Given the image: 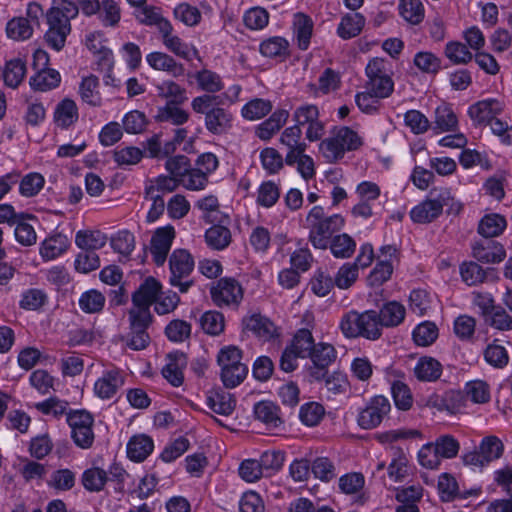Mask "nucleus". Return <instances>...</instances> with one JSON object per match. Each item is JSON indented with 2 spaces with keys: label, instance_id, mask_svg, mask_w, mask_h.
<instances>
[{
  "label": "nucleus",
  "instance_id": "1",
  "mask_svg": "<svg viewBox=\"0 0 512 512\" xmlns=\"http://www.w3.org/2000/svg\"><path fill=\"white\" fill-rule=\"evenodd\" d=\"M77 16V9L70 0H54L47 12L48 30L45 33L46 43L56 51H60L71 32L70 21Z\"/></svg>",
  "mask_w": 512,
  "mask_h": 512
},
{
  "label": "nucleus",
  "instance_id": "2",
  "mask_svg": "<svg viewBox=\"0 0 512 512\" xmlns=\"http://www.w3.org/2000/svg\"><path fill=\"white\" fill-rule=\"evenodd\" d=\"M218 98L203 94L195 97L191 102L192 110L205 116V128L213 135H223L233 126V114L228 109L213 104Z\"/></svg>",
  "mask_w": 512,
  "mask_h": 512
},
{
  "label": "nucleus",
  "instance_id": "3",
  "mask_svg": "<svg viewBox=\"0 0 512 512\" xmlns=\"http://www.w3.org/2000/svg\"><path fill=\"white\" fill-rule=\"evenodd\" d=\"M309 241L317 249H326L334 233L344 226V218L339 214L325 216L321 206H314L307 215Z\"/></svg>",
  "mask_w": 512,
  "mask_h": 512
},
{
  "label": "nucleus",
  "instance_id": "4",
  "mask_svg": "<svg viewBox=\"0 0 512 512\" xmlns=\"http://www.w3.org/2000/svg\"><path fill=\"white\" fill-rule=\"evenodd\" d=\"M363 144L362 137L353 129L341 126L331 131L319 145L320 152L328 162H337L346 152L355 151Z\"/></svg>",
  "mask_w": 512,
  "mask_h": 512
},
{
  "label": "nucleus",
  "instance_id": "5",
  "mask_svg": "<svg viewBox=\"0 0 512 512\" xmlns=\"http://www.w3.org/2000/svg\"><path fill=\"white\" fill-rule=\"evenodd\" d=\"M340 329L348 338L364 337L376 340L381 336L378 313L374 310L363 313L354 310L347 312L342 317Z\"/></svg>",
  "mask_w": 512,
  "mask_h": 512
},
{
  "label": "nucleus",
  "instance_id": "6",
  "mask_svg": "<svg viewBox=\"0 0 512 512\" xmlns=\"http://www.w3.org/2000/svg\"><path fill=\"white\" fill-rule=\"evenodd\" d=\"M388 63L383 58H373L366 66L367 82L365 89L382 99L389 97L394 91V82L388 74Z\"/></svg>",
  "mask_w": 512,
  "mask_h": 512
},
{
  "label": "nucleus",
  "instance_id": "7",
  "mask_svg": "<svg viewBox=\"0 0 512 512\" xmlns=\"http://www.w3.org/2000/svg\"><path fill=\"white\" fill-rule=\"evenodd\" d=\"M194 269V259L186 249H175L169 257V282L181 293H186L192 285L188 280Z\"/></svg>",
  "mask_w": 512,
  "mask_h": 512
},
{
  "label": "nucleus",
  "instance_id": "8",
  "mask_svg": "<svg viewBox=\"0 0 512 512\" xmlns=\"http://www.w3.org/2000/svg\"><path fill=\"white\" fill-rule=\"evenodd\" d=\"M128 318L130 332L126 338V346L135 351L145 349L150 343L147 329L152 322L151 312L129 310Z\"/></svg>",
  "mask_w": 512,
  "mask_h": 512
},
{
  "label": "nucleus",
  "instance_id": "9",
  "mask_svg": "<svg viewBox=\"0 0 512 512\" xmlns=\"http://www.w3.org/2000/svg\"><path fill=\"white\" fill-rule=\"evenodd\" d=\"M295 126L301 129L305 127V136L310 142L320 140L324 135V124L320 120L318 106L314 104H303L297 107L293 112Z\"/></svg>",
  "mask_w": 512,
  "mask_h": 512
},
{
  "label": "nucleus",
  "instance_id": "10",
  "mask_svg": "<svg viewBox=\"0 0 512 512\" xmlns=\"http://www.w3.org/2000/svg\"><path fill=\"white\" fill-rule=\"evenodd\" d=\"M390 410L391 405L386 397L382 395L374 396L365 408L359 412L357 423L362 429H374L380 425Z\"/></svg>",
  "mask_w": 512,
  "mask_h": 512
},
{
  "label": "nucleus",
  "instance_id": "11",
  "mask_svg": "<svg viewBox=\"0 0 512 512\" xmlns=\"http://www.w3.org/2000/svg\"><path fill=\"white\" fill-rule=\"evenodd\" d=\"M213 302L219 306L238 305L243 298V289L234 278H221L210 289Z\"/></svg>",
  "mask_w": 512,
  "mask_h": 512
},
{
  "label": "nucleus",
  "instance_id": "12",
  "mask_svg": "<svg viewBox=\"0 0 512 512\" xmlns=\"http://www.w3.org/2000/svg\"><path fill=\"white\" fill-rule=\"evenodd\" d=\"M175 238V229L171 225L156 229L150 240L149 251L152 255L153 262L157 266H162L171 249Z\"/></svg>",
  "mask_w": 512,
  "mask_h": 512
},
{
  "label": "nucleus",
  "instance_id": "13",
  "mask_svg": "<svg viewBox=\"0 0 512 512\" xmlns=\"http://www.w3.org/2000/svg\"><path fill=\"white\" fill-rule=\"evenodd\" d=\"M123 385V372L113 366L104 370L101 377L97 379L94 384V392L101 399H111Z\"/></svg>",
  "mask_w": 512,
  "mask_h": 512
},
{
  "label": "nucleus",
  "instance_id": "14",
  "mask_svg": "<svg viewBox=\"0 0 512 512\" xmlns=\"http://www.w3.org/2000/svg\"><path fill=\"white\" fill-rule=\"evenodd\" d=\"M160 36L165 48L174 55L187 61H191L193 58L199 59L198 50L174 34V28L171 23L160 33Z\"/></svg>",
  "mask_w": 512,
  "mask_h": 512
},
{
  "label": "nucleus",
  "instance_id": "15",
  "mask_svg": "<svg viewBox=\"0 0 512 512\" xmlns=\"http://www.w3.org/2000/svg\"><path fill=\"white\" fill-rule=\"evenodd\" d=\"M161 290V284L154 278H147L133 294V307L130 311L150 312V306L156 302Z\"/></svg>",
  "mask_w": 512,
  "mask_h": 512
},
{
  "label": "nucleus",
  "instance_id": "16",
  "mask_svg": "<svg viewBox=\"0 0 512 512\" xmlns=\"http://www.w3.org/2000/svg\"><path fill=\"white\" fill-rule=\"evenodd\" d=\"M503 109V101L488 98L471 105L468 109V114L475 124L483 125L502 113Z\"/></svg>",
  "mask_w": 512,
  "mask_h": 512
},
{
  "label": "nucleus",
  "instance_id": "17",
  "mask_svg": "<svg viewBox=\"0 0 512 512\" xmlns=\"http://www.w3.org/2000/svg\"><path fill=\"white\" fill-rule=\"evenodd\" d=\"M280 143L286 147L285 163L291 164L301 152H305L307 145L302 140V131L298 126L287 127L281 134Z\"/></svg>",
  "mask_w": 512,
  "mask_h": 512
},
{
  "label": "nucleus",
  "instance_id": "18",
  "mask_svg": "<svg viewBox=\"0 0 512 512\" xmlns=\"http://www.w3.org/2000/svg\"><path fill=\"white\" fill-rule=\"evenodd\" d=\"M472 251L473 257L483 263H499L506 256L504 247L489 239L475 243Z\"/></svg>",
  "mask_w": 512,
  "mask_h": 512
},
{
  "label": "nucleus",
  "instance_id": "19",
  "mask_svg": "<svg viewBox=\"0 0 512 512\" xmlns=\"http://www.w3.org/2000/svg\"><path fill=\"white\" fill-rule=\"evenodd\" d=\"M186 366L187 357L184 353H170L167 356V363L162 369V375L170 384L178 387L183 383V369Z\"/></svg>",
  "mask_w": 512,
  "mask_h": 512
},
{
  "label": "nucleus",
  "instance_id": "20",
  "mask_svg": "<svg viewBox=\"0 0 512 512\" xmlns=\"http://www.w3.org/2000/svg\"><path fill=\"white\" fill-rule=\"evenodd\" d=\"M146 61L153 69L167 72L174 77L184 74V66L164 52H151L146 56Z\"/></svg>",
  "mask_w": 512,
  "mask_h": 512
},
{
  "label": "nucleus",
  "instance_id": "21",
  "mask_svg": "<svg viewBox=\"0 0 512 512\" xmlns=\"http://www.w3.org/2000/svg\"><path fill=\"white\" fill-rule=\"evenodd\" d=\"M243 323L247 331L252 332L261 340H270L276 334L275 325L268 318L260 314H253L245 318Z\"/></svg>",
  "mask_w": 512,
  "mask_h": 512
},
{
  "label": "nucleus",
  "instance_id": "22",
  "mask_svg": "<svg viewBox=\"0 0 512 512\" xmlns=\"http://www.w3.org/2000/svg\"><path fill=\"white\" fill-rule=\"evenodd\" d=\"M154 442L146 434L134 435L127 444V456L135 462L145 460L153 451Z\"/></svg>",
  "mask_w": 512,
  "mask_h": 512
},
{
  "label": "nucleus",
  "instance_id": "23",
  "mask_svg": "<svg viewBox=\"0 0 512 512\" xmlns=\"http://www.w3.org/2000/svg\"><path fill=\"white\" fill-rule=\"evenodd\" d=\"M288 117L289 112L287 110H276L268 119L257 126L255 131L256 136L265 141L271 139L273 135L283 127Z\"/></svg>",
  "mask_w": 512,
  "mask_h": 512
},
{
  "label": "nucleus",
  "instance_id": "24",
  "mask_svg": "<svg viewBox=\"0 0 512 512\" xmlns=\"http://www.w3.org/2000/svg\"><path fill=\"white\" fill-rule=\"evenodd\" d=\"M208 407L218 415L230 416L236 407V399L226 391H211L207 396Z\"/></svg>",
  "mask_w": 512,
  "mask_h": 512
},
{
  "label": "nucleus",
  "instance_id": "25",
  "mask_svg": "<svg viewBox=\"0 0 512 512\" xmlns=\"http://www.w3.org/2000/svg\"><path fill=\"white\" fill-rule=\"evenodd\" d=\"M256 419L263 422L268 428L275 429L283 424L280 408L271 401H260L254 405Z\"/></svg>",
  "mask_w": 512,
  "mask_h": 512
},
{
  "label": "nucleus",
  "instance_id": "26",
  "mask_svg": "<svg viewBox=\"0 0 512 512\" xmlns=\"http://www.w3.org/2000/svg\"><path fill=\"white\" fill-rule=\"evenodd\" d=\"M413 371L419 381L434 382L442 374V365L437 359L424 356L417 361Z\"/></svg>",
  "mask_w": 512,
  "mask_h": 512
},
{
  "label": "nucleus",
  "instance_id": "27",
  "mask_svg": "<svg viewBox=\"0 0 512 512\" xmlns=\"http://www.w3.org/2000/svg\"><path fill=\"white\" fill-rule=\"evenodd\" d=\"M405 307L396 301L386 303L378 313L380 332L382 327H394L401 324L405 318Z\"/></svg>",
  "mask_w": 512,
  "mask_h": 512
},
{
  "label": "nucleus",
  "instance_id": "28",
  "mask_svg": "<svg viewBox=\"0 0 512 512\" xmlns=\"http://www.w3.org/2000/svg\"><path fill=\"white\" fill-rule=\"evenodd\" d=\"M78 108L71 99L59 102L54 111V122L60 128H68L78 120Z\"/></svg>",
  "mask_w": 512,
  "mask_h": 512
},
{
  "label": "nucleus",
  "instance_id": "29",
  "mask_svg": "<svg viewBox=\"0 0 512 512\" xmlns=\"http://www.w3.org/2000/svg\"><path fill=\"white\" fill-rule=\"evenodd\" d=\"M135 17L142 25L155 26L159 34L171 23L162 15L161 9L154 6L142 7L136 12Z\"/></svg>",
  "mask_w": 512,
  "mask_h": 512
},
{
  "label": "nucleus",
  "instance_id": "30",
  "mask_svg": "<svg viewBox=\"0 0 512 512\" xmlns=\"http://www.w3.org/2000/svg\"><path fill=\"white\" fill-rule=\"evenodd\" d=\"M197 86L200 90L211 95L223 90L224 82L222 77L209 69H201L194 74Z\"/></svg>",
  "mask_w": 512,
  "mask_h": 512
},
{
  "label": "nucleus",
  "instance_id": "31",
  "mask_svg": "<svg viewBox=\"0 0 512 512\" xmlns=\"http://www.w3.org/2000/svg\"><path fill=\"white\" fill-rule=\"evenodd\" d=\"M26 72V64L22 59H11L6 62L4 69H2L4 83L10 88H17L23 81Z\"/></svg>",
  "mask_w": 512,
  "mask_h": 512
},
{
  "label": "nucleus",
  "instance_id": "32",
  "mask_svg": "<svg viewBox=\"0 0 512 512\" xmlns=\"http://www.w3.org/2000/svg\"><path fill=\"white\" fill-rule=\"evenodd\" d=\"M181 103H166L159 107L155 116L158 122H167L173 125H182L189 119V113L182 109Z\"/></svg>",
  "mask_w": 512,
  "mask_h": 512
},
{
  "label": "nucleus",
  "instance_id": "33",
  "mask_svg": "<svg viewBox=\"0 0 512 512\" xmlns=\"http://www.w3.org/2000/svg\"><path fill=\"white\" fill-rule=\"evenodd\" d=\"M293 27L298 47L301 50H306L309 47L313 31L312 19L305 14L297 13L294 15Z\"/></svg>",
  "mask_w": 512,
  "mask_h": 512
},
{
  "label": "nucleus",
  "instance_id": "34",
  "mask_svg": "<svg viewBox=\"0 0 512 512\" xmlns=\"http://www.w3.org/2000/svg\"><path fill=\"white\" fill-rule=\"evenodd\" d=\"M69 246L68 238L62 234H55L43 241L40 254L45 260H53L64 253Z\"/></svg>",
  "mask_w": 512,
  "mask_h": 512
},
{
  "label": "nucleus",
  "instance_id": "35",
  "mask_svg": "<svg viewBox=\"0 0 512 512\" xmlns=\"http://www.w3.org/2000/svg\"><path fill=\"white\" fill-rule=\"evenodd\" d=\"M107 236L100 231H78L75 236L76 245L85 251H95L106 245Z\"/></svg>",
  "mask_w": 512,
  "mask_h": 512
},
{
  "label": "nucleus",
  "instance_id": "36",
  "mask_svg": "<svg viewBox=\"0 0 512 512\" xmlns=\"http://www.w3.org/2000/svg\"><path fill=\"white\" fill-rule=\"evenodd\" d=\"M61 81V76L54 69L38 70L37 73L30 78V86L34 90L48 91L56 88Z\"/></svg>",
  "mask_w": 512,
  "mask_h": 512
},
{
  "label": "nucleus",
  "instance_id": "37",
  "mask_svg": "<svg viewBox=\"0 0 512 512\" xmlns=\"http://www.w3.org/2000/svg\"><path fill=\"white\" fill-rule=\"evenodd\" d=\"M506 220L499 214L486 215L478 226V232L486 239L499 236L506 228Z\"/></svg>",
  "mask_w": 512,
  "mask_h": 512
},
{
  "label": "nucleus",
  "instance_id": "38",
  "mask_svg": "<svg viewBox=\"0 0 512 512\" xmlns=\"http://www.w3.org/2000/svg\"><path fill=\"white\" fill-rule=\"evenodd\" d=\"M284 461L285 453L280 450L265 451L258 460L265 477H269L277 473L282 468Z\"/></svg>",
  "mask_w": 512,
  "mask_h": 512
},
{
  "label": "nucleus",
  "instance_id": "39",
  "mask_svg": "<svg viewBox=\"0 0 512 512\" xmlns=\"http://www.w3.org/2000/svg\"><path fill=\"white\" fill-rule=\"evenodd\" d=\"M156 89L158 96L167 99V103H184L187 100L186 89L174 81H163Z\"/></svg>",
  "mask_w": 512,
  "mask_h": 512
},
{
  "label": "nucleus",
  "instance_id": "40",
  "mask_svg": "<svg viewBox=\"0 0 512 512\" xmlns=\"http://www.w3.org/2000/svg\"><path fill=\"white\" fill-rule=\"evenodd\" d=\"M336 356V350L331 344L320 342L315 344L309 358L317 368L325 369L336 360Z\"/></svg>",
  "mask_w": 512,
  "mask_h": 512
},
{
  "label": "nucleus",
  "instance_id": "41",
  "mask_svg": "<svg viewBox=\"0 0 512 512\" xmlns=\"http://www.w3.org/2000/svg\"><path fill=\"white\" fill-rule=\"evenodd\" d=\"M205 240L212 249L223 250L231 242V232L225 226L214 225L206 231Z\"/></svg>",
  "mask_w": 512,
  "mask_h": 512
},
{
  "label": "nucleus",
  "instance_id": "42",
  "mask_svg": "<svg viewBox=\"0 0 512 512\" xmlns=\"http://www.w3.org/2000/svg\"><path fill=\"white\" fill-rule=\"evenodd\" d=\"M440 206L432 203L429 198L422 201L410 211L411 219L416 223H429L440 216Z\"/></svg>",
  "mask_w": 512,
  "mask_h": 512
},
{
  "label": "nucleus",
  "instance_id": "43",
  "mask_svg": "<svg viewBox=\"0 0 512 512\" xmlns=\"http://www.w3.org/2000/svg\"><path fill=\"white\" fill-rule=\"evenodd\" d=\"M6 33L13 40L23 41L32 36L33 24L27 18L16 17L7 23Z\"/></svg>",
  "mask_w": 512,
  "mask_h": 512
},
{
  "label": "nucleus",
  "instance_id": "44",
  "mask_svg": "<svg viewBox=\"0 0 512 512\" xmlns=\"http://www.w3.org/2000/svg\"><path fill=\"white\" fill-rule=\"evenodd\" d=\"M98 86V78L94 75H90L83 78L79 88L82 100L94 107L100 106L102 102Z\"/></svg>",
  "mask_w": 512,
  "mask_h": 512
},
{
  "label": "nucleus",
  "instance_id": "45",
  "mask_svg": "<svg viewBox=\"0 0 512 512\" xmlns=\"http://www.w3.org/2000/svg\"><path fill=\"white\" fill-rule=\"evenodd\" d=\"M272 110L269 100L255 98L246 103L241 110V115L247 120H258L265 117Z\"/></svg>",
  "mask_w": 512,
  "mask_h": 512
},
{
  "label": "nucleus",
  "instance_id": "46",
  "mask_svg": "<svg viewBox=\"0 0 512 512\" xmlns=\"http://www.w3.org/2000/svg\"><path fill=\"white\" fill-rule=\"evenodd\" d=\"M364 22V18L359 13L346 15L338 26V35L343 39L353 38L361 32Z\"/></svg>",
  "mask_w": 512,
  "mask_h": 512
},
{
  "label": "nucleus",
  "instance_id": "47",
  "mask_svg": "<svg viewBox=\"0 0 512 512\" xmlns=\"http://www.w3.org/2000/svg\"><path fill=\"white\" fill-rule=\"evenodd\" d=\"M434 129L448 132L456 129L458 119L453 110L447 105L438 106L435 110Z\"/></svg>",
  "mask_w": 512,
  "mask_h": 512
},
{
  "label": "nucleus",
  "instance_id": "48",
  "mask_svg": "<svg viewBox=\"0 0 512 512\" xmlns=\"http://www.w3.org/2000/svg\"><path fill=\"white\" fill-rule=\"evenodd\" d=\"M107 481V472L98 467L87 469L82 475V484L84 488L90 492L103 490Z\"/></svg>",
  "mask_w": 512,
  "mask_h": 512
},
{
  "label": "nucleus",
  "instance_id": "49",
  "mask_svg": "<svg viewBox=\"0 0 512 512\" xmlns=\"http://www.w3.org/2000/svg\"><path fill=\"white\" fill-rule=\"evenodd\" d=\"M315 344L312 333L308 329H300L295 334L290 347L300 358H309Z\"/></svg>",
  "mask_w": 512,
  "mask_h": 512
},
{
  "label": "nucleus",
  "instance_id": "50",
  "mask_svg": "<svg viewBox=\"0 0 512 512\" xmlns=\"http://www.w3.org/2000/svg\"><path fill=\"white\" fill-rule=\"evenodd\" d=\"M412 336L416 345L430 346L438 337V328L433 322L425 321L416 326Z\"/></svg>",
  "mask_w": 512,
  "mask_h": 512
},
{
  "label": "nucleus",
  "instance_id": "51",
  "mask_svg": "<svg viewBox=\"0 0 512 512\" xmlns=\"http://www.w3.org/2000/svg\"><path fill=\"white\" fill-rule=\"evenodd\" d=\"M330 244V250L336 258H349L353 255L356 243L346 233L335 236Z\"/></svg>",
  "mask_w": 512,
  "mask_h": 512
},
{
  "label": "nucleus",
  "instance_id": "52",
  "mask_svg": "<svg viewBox=\"0 0 512 512\" xmlns=\"http://www.w3.org/2000/svg\"><path fill=\"white\" fill-rule=\"evenodd\" d=\"M174 18L188 27L196 26L200 23L202 15L199 9L188 3L178 4L173 11Z\"/></svg>",
  "mask_w": 512,
  "mask_h": 512
},
{
  "label": "nucleus",
  "instance_id": "53",
  "mask_svg": "<svg viewBox=\"0 0 512 512\" xmlns=\"http://www.w3.org/2000/svg\"><path fill=\"white\" fill-rule=\"evenodd\" d=\"M399 10L401 16L413 25L424 19V7L420 0H401Z\"/></svg>",
  "mask_w": 512,
  "mask_h": 512
},
{
  "label": "nucleus",
  "instance_id": "54",
  "mask_svg": "<svg viewBox=\"0 0 512 512\" xmlns=\"http://www.w3.org/2000/svg\"><path fill=\"white\" fill-rule=\"evenodd\" d=\"M445 56L456 65L467 64L473 58L467 46L461 42H448L444 50Z\"/></svg>",
  "mask_w": 512,
  "mask_h": 512
},
{
  "label": "nucleus",
  "instance_id": "55",
  "mask_svg": "<svg viewBox=\"0 0 512 512\" xmlns=\"http://www.w3.org/2000/svg\"><path fill=\"white\" fill-rule=\"evenodd\" d=\"M466 396L476 404H485L490 401L489 385L482 380H474L465 385Z\"/></svg>",
  "mask_w": 512,
  "mask_h": 512
},
{
  "label": "nucleus",
  "instance_id": "56",
  "mask_svg": "<svg viewBox=\"0 0 512 512\" xmlns=\"http://www.w3.org/2000/svg\"><path fill=\"white\" fill-rule=\"evenodd\" d=\"M478 449L481 451L486 461L491 463L502 456L504 452V445L498 437L491 435L482 439Z\"/></svg>",
  "mask_w": 512,
  "mask_h": 512
},
{
  "label": "nucleus",
  "instance_id": "57",
  "mask_svg": "<svg viewBox=\"0 0 512 512\" xmlns=\"http://www.w3.org/2000/svg\"><path fill=\"white\" fill-rule=\"evenodd\" d=\"M288 41L279 36L271 37L260 44V52L265 57H281L288 52Z\"/></svg>",
  "mask_w": 512,
  "mask_h": 512
},
{
  "label": "nucleus",
  "instance_id": "58",
  "mask_svg": "<svg viewBox=\"0 0 512 512\" xmlns=\"http://www.w3.org/2000/svg\"><path fill=\"white\" fill-rule=\"evenodd\" d=\"M105 304V297L97 290L84 292L79 299V307L85 313H98Z\"/></svg>",
  "mask_w": 512,
  "mask_h": 512
},
{
  "label": "nucleus",
  "instance_id": "59",
  "mask_svg": "<svg viewBox=\"0 0 512 512\" xmlns=\"http://www.w3.org/2000/svg\"><path fill=\"white\" fill-rule=\"evenodd\" d=\"M404 124L415 135L424 134L430 128V121L419 110H408L404 114Z\"/></svg>",
  "mask_w": 512,
  "mask_h": 512
},
{
  "label": "nucleus",
  "instance_id": "60",
  "mask_svg": "<svg viewBox=\"0 0 512 512\" xmlns=\"http://www.w3.org/2000/svg\"><path fill=\"white\" fill-rule=\"evenodd\" d=\"M414 65L423 73L436 74L441 69V60L431 52L421 51L414 56Z\"/></svg>",
  "mask_w": 512,
  "mask_h": 512
},
{
  "label": "nucleus",
  "instance_id": "61",
  "mask_svg": "<svg viewBox=\"0 0 512 512\" xmlns=\"http://www.w3.org/2000/svg\"><path fill=\"white\" fill-rule=\"evenodd\" d=\"M484 358L487 363L495 368H503L509 362V355L506 348L495 342L486 347Z\"/></svg>",
  "mask_w": 512,
  "mask_h": 512
},
{
  "label": "nucleus",
  "instance_id": "62",
  "mask_svg": "<svg viewBox=\"0 0 512 512\" xmlns=\"http://www.w3.org/2000/svg\"><path fill=\"white\" fill-rule=\"evenodd\" d=\"M432 443L435 445L436 451L441 459H452L456 457L460 449L459 442L451 435L439 436Z\"/></svg>",
  "mask_w": 512,
  "mask_h": 512
},
{
  "label": "nucleus",
  "instance_id": "63",
  "mask_svg": "<svg viewBox=\"0 0 512 512\" xmlns=\"http://www.w3.org/2000/svg\"><path fill=\"white\" fill-rule=\"evenodd\" d=\"M311 472L315 478L329 482L336 477L335 466L327 457H317L311 463Z\"/></svg>",
  "mask_w": 512,
  "mask_h": 512
},
{
  "label": "nucleus",
  "instance_id": "64",
  "mask_svg": "<svg viewBox=\"0 0 512 512\" xmlns=\"http://www.w3.org/2000/svg\"><path fill=\"white\" fill-rule=\"evenodd\" d=\"M165 335L172 342H184L191 335V325L184 320L175 319L166 326Z\"/></svg>",
  "mask_w": 512,
  "mask_h": 512
}]
</instances>
